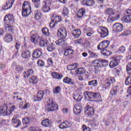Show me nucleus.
I'll return each mask as SVG.
<instances>
[{
  "mask_svg": "<svg viewBox=\"0 0 131 131\" xmlns=\"http://www.w3.org/2000/svg\"><path fill=\"white\" fill-rule=\"evenodd\" d=\"M52 76L56 79H61L63 77V75L61 74H59L57 72H52L51 74Z\"/></svg>",
  "mask_w": 131,
  "mask_h": 131,
  "instance_id": "nucleus-36",
  "label": "nucleus"
},
{
  "mask_svg": "<svg viewBox=\"0 0 131 131\" xmlns=\"http://www.w3.org/2000/svg\"><path fill=\"white\" fill-rule=\"evenodd\" d=\"M84 95L86 98L93 100L94 99V92H85ZM91 100V101H92Z\"/></svg>",
  "mask_w": 131,
  "mask_h": 131,
  "instance_id": "nucleus-35",
  "label": "nucleus"
},
{
  "mask_svg": "<svg viewBox=\"0 0 131 131\" xmlns=\"http://www.w3.org/2000/svg\"><path fill=\"white\" fill-rule=\"evenodd\" d=\"M62 17L60 16L53 15L51 18V21L50 23V27L51 28H54L55 25H57L59 22H61Z\"/></svg>",
  "mask_w": 131,
  "mask_h": 131,
  "instance_id": "nucleus-8",
  "label": "nucleus"
},
{
  "mask_svg": "<svg viewBox=\"0 0 131 131\" xmlns=\"http://www.w3.org/2000/svg\"><path fill=\"white\" fill-rule=\"evenodd\" d=\"M77 67L76 66V64H74L69 66L67 68L68 70L72 71L75 70V69H76Z\"/></svg>",
  "mask_w": 131,
  "mask_h": 131,
  "instance_id": "nucleus-52",
  "label": "nucleus"
},
{
  "mask_svg": "<svg viewBox=\"0 0 131 131\" xmlns=\"http://www.w3.org/2000/svg\"><path fill=\"white\" fill-rule=\"evenodd\" d=\"M42 33L46 36H49L50 35V31L47 28H43L42 29Z\"/></svg>",
  "mask_w": 131,
  "mask_h": 131,
  "instance_id": "nucleus-47",
  "label": "nucleus"
},
{
  "mask_svg": "<svg viewBox=\"0 0 131 131\" xmlns=\"http://www.w3.org/2000/svg\"><path fill=\"white\" fill-rule=\"evenodd\" d=\"M105 14L109 15L107 18L108 22H113L114 20H117V17H116V15H115V10H113L112 8H107L105 10Z\"/></svg>",
  "mask_w": 131,
  "mask_h": 131,
  "instance_id": "nucleus-6",
  "label": "nucleus"
},
{
  "mask_svg": "<svg viewBox=\"0 0 131 131\" xmlns=\"http://www.w3.org/2000/svg\"><path fill=\"white\" fill-rule=\"evenodd\" d=\"M7 124V120H4V119H1L0 120V125L2 126H4V125H6Z\"/></svg>",
  "mask_w": 131,
  "mask_h": 131,
  "instance_id": "nucleus-59",
  "label": "nucleus"
},
{
  "mask_svg": "<svg viewBox=\"0 0 131 131\" xmlns=\"http://www.w3.org/2000/svg\"><path fill=\"white\" fill-rule=\"evenodd\" d=\"M83 131H91V128L89 127H86L85 125L82 126Z\"/></svg>",
  "mask_w": 131,
  "mask_h": 131,
  "instance_id": "nucleus-60",
  "label": "nucleus"
},
{
  "mask_svg": "<svg viewBox=\"0 0 131 131\" xmlns=\"http://www.w3.org/2000/svg\"><path fill=\"white\" fill-rule=\"evenodd\" d=\"M45 95V93L43 91H39L38 92L37 94V97L34 99V102L40 101H41V99L43 98V95Z\"/></svg>",
  "mask_w": 131,
  "mask_h": 131,
  "instance_id": "nucleus-23",
  "label": "nucleus"
},
{
  "mask_svg": "<svg viewBox=\"0 0 131 131\" xmlns=\"http://www.w3.org/2000/svg\"><path fill=\"white\" fill-rule=\"evenodd\" d=\"M76 73L77 74H83L85 73V70L84 68H78L76 70Z\"/></svg>",
  "mask_w": 131,
  "mask_h": 131,
  "instance_id": "nucleus-48",
  "label": "nucleus"
},
{
  "mask_svg": "<svg viewBox=\"0 0 131 131\" xmlns=\"http://www.w3.org/2000/svg\"><path fill=\"white\" fill-rule=\"evenodd\" d=\"M15 110V105H13L8 108L7 105H3L0 107V116H7L10 115Z\"/></svg>",
  "mask_w": 131,
  "mask_h": 131,
  "instance_id": "nucleus-3",
  "label": "nucleus"
},
{
  "mask_svg": "<svg viewBox=\"0 0 131 131\" xmlns=\"http://www.w3.org/2000/svg\"><path fill=\"white\" fill-rule=\"evenodd\" d=\"M35 19L36 20H40L41 19V12L38 10H35L34 12Z\"/></svg>",
  "mask_w": 131,
  "mask_h": 131,
  "instance_id": "nucleus-34",
  "label": "nucleus"
},
{
  "mask_svg": "<svg viewBox=\"0 0 131 131\" xmlns=\"http://www.w3.org/2000/svg\"><path fill=\"white\" fill-rule=\"evenodd\" d=\"M75 43H78L79 45H83V38H80L79 39L76 40Z\"/></svg>",
  "mask_w": 131,
  "mask_h": 131,
  "instance_id": "nucleus-56",
  "label": "nucleus"
},
{
  "mask_svg": "<svg viewBox=\"0 0 131 131\" xmlns=\"http://www.w3.org/2000/svg\"><path fill=\"white\" fill-rule=\"evenodd\" d=\"M25 74L24 75L25 78H27V77H29V76L32 75L33 74V70L29 69L26 72H25Z\"/></svg>",
  "mask_w": 131,
  "mask_h": 131,
  "instance_id": "nucleus-40",
  "label": "nucleus"
},
{
  "mask_svg": "<svg viewBox=\"0 0 131 131\" xmlns=\"http://www.w3.org/2000/svg\"><path fill=\"white\" fill-rule=\"evenodd\" d=\"M73 53H74V51L72 49L69 48L64 50V55L66 57H69V56H72Z\"/></svg>",
  "mask_w": 131,
  "mask_h": 131,
  "instance_id": "nucleus-31",
  "label": "nucleus"
},
{
  "mask_svg": "<svg viewBox=\"0 0 131 131\" xmlns=\"http://www.w3.org/2000/svg\"><path fill=\"white\" fill-rule=\"evenodd\" d=\"M41 55H42V52H41V49H36L32 54L33 58L35 59H37V58H39L41 57Z\"/></svg>",
  "mask_w": 131,
  "mask_h": 131,
  "instance_id": "nucleus-18",
  "label": "nucleus"
},
{
  "mask_svg": "<svg viewBox=\"0 0 131 131\" xmlns=\"http://www.w3.org/2000/svg\"><path fill=\"white\" fill-rule=\"evenodd\" d=\"M40 37L37 35H33L31 37V41L37 43L40 40Z\"/></svg>",
  "mask_w": 131,
  "mask_h": 131,
  "instance_id": "nucleus-30",
  "label": "nucleus"
},
{
  "mask_svg": "<svg viewBox=\"0 0 131 131\" xmlns=\"http://www.w3.org/2000/svg\"><path fill=\"white\" fill-rule=\"evenodd\" d=\"M12 123L14 124V125L16 124V126H15V127H19V126H21V121L19 120V119L17 118V116L15 115L13 116V118L12 120Z\"/></svg>",
  "mask_w": 131,
  "mask_h": 131,
  "instance_id": "nucleus-22",
  "label": "nucleus"
},
{
  "mask_svg": "<svg viewBox=\"0 0 131 131\" xmlns=\"http://www.w3.org/2000/svg\"><path fill=\"white\" fill-rule=\"evenodd\" d=\"M110 45V41L104 40L100 42L97 47L98 50H102L101 52H103L104 50H106L109 47Z\"/></svg>",
  "mask_w": 131,
  "mask_h": 131,
  "instance_id": "nucleus-10",
  "label": "nucleus"
},
{
  "mask_svg": "<svg viewBox=\"0 0 131 131\" xmlns=\"http://www.w3.org/2000/svg\"><path fill=\"white\" fill-rule=\"evenodd\" d=\"M122 20L125 23H130L131 22V16L129 15H124L122 18Z\"/></svg>",
  "mask_w": 131,
  "mask_h": 131,
  "instance_id": "nucleus-39",
  "label": "nucleus"
},
{
  "mask_svg": "<svg viewBox=\"0 0 131 131\" xmlns=\"http://www.w3.org/2000/svg\"><path fill=\"white\" fill-rule=\"evenodd\" d=\"M72 34L75 38H78L81 34V31L79 29L74 30L72 32Z\"/></svg>",
  "mask_w": 131,
  "mask_h": 131,
  "instance_id": "nucleus-25",
  "label": "nucleus"
},
{
  "mask_svg": "<svg viewBox=\"0 0 131 131\" xmlns=\"http://www.w3.org/2000/svg\"><path fill=\"white\" fill-rule=\"evenodd\" d=\"M58 104L51 99L49 100L48 104L45 106V110L49 112L56 111L58 110Z\"/></svg>",
  "mask_w": 131,
  "mask_h": 131,
  "instance_id": "nucleus-5",
  "label": "nucleus"
},
{
  "mask_svg": "<svg viewBox=\"0 0 131 131\" xmlns=\"http://www.w3.org/2000/svg\"><path fill=\"white\" fill-rule=\"evenodd\" d=\"M41 123L43 126L46 127H50L52 125V122L49 119L43 120Z\"/></svg>",
  "mask_w": 131,
  "mask_h": 131,
  "instance_id": "nucleus-29",
  "label": "nucleus"
},
{
  "mask_svg": "<svg viewBox=\"0 0 131 131\" xmlns=\"http://www.w3.org/2000/svg\"><path fill=\"white\" fill-rule=\"evenodd\" d=\"M88 54L90 55L92 58H98V55L96 54V53H93L91 51H88Z\"/></svg>",
  "mask_w": 131,
  "mask_h": 131,
  "instance_id": "nucleus-55",
  "label": "nucleus"
},
{
  "mask_svg": "<svg viewBox=\"0 0 131 131\" xmlns=\"http://www.w3.org/2000/svg\"><path fill=\"white\" fill-rule=\"evenodd\" d=\"M128 74H129V76L126 77L125 81L126 85H129V84H131V73L128 72Z\"/></svg>",
  "mask_w": 131,
  "mask_h": 131,
  "instance_id": "nucleus-42",
  "label": "nucleus"
},
{
  "mask_svg": "<svg viewBox=\"0 0 131 131\" xmlns=\"http://www.w3.org/2000/svg\"><path fill=\"white\" fill-rule=\"evenodd\" d=\"M47 62H48V64H49V65H53V64H54V61H53V59L52 58H49L47 60Z\"/></svg>",
  "mask_w": 131,
  "mask_h": 131,
  "instance_id": "nucleus-61",
  "label": "nucleus"
},
{
  "mask_svg": "<svg viewBox=\"0 0 131 131\" xmlns=\"http://www.w3.org/2000/svg\"><path fill=\"white\" fill-rule=\"evenodd\" d=\"M15 71L17 73H21L22 71H23V67H21V66H16L15 67Z\"/></svg>",
  "mask_w": 131,
  "mask_h": 131,
  "instance_id": "nucleus-49",
  "label": "nucleus"
},
{
  "mask_svg": "<svg viewBox=\"0 0 131 131\" xmlns=\"http://www.w3.org/2000/svg\"><path fill=\"white\" fill-rule=\"evenodd\" d=\"M131 31L129 30H125L122 33L123 36H127V35H130Z\"/></svg>",
  "mask_w": 131,
  "mask_h": 131,
  "instance_id": "nucleus-51",
  "label": "nucleus"
},
{
  "mask_svg": "<svg viewBox=\"0 0 131 131\" xmlns=\"http://www.w3.org/2000/svg\"><path fill=\"white\" fill-rule=\"evenodd\" d=\"M94 65L96 66L94 67V69H95V73H98L99 70L98 69V67H106V66H108L109 64V61L105 59H96L94 61Z\"/></svg>",
  "mask_w": 131,
  "mask_h": 131,
  "instance_id": "nucleus-2",
  "label": "nucleus"
},
{
  "mask_svg": "<svg viewBox=\"0 0 131 131\" xmlns=\"http://www.w3.org/2000/svg\"><path fill=\"white\" fill-rule=\"evenodd\" d=\"M30 14H31V5L29 2L25 1L23 5L22 16L28 17Z\"/></svg>",
  "mask_w": 131,
  "mask_h": 131,
  "instance_id": "nucleus-4",
  "label": "nucleus"
},
{
  "mask_svg": "<svg viewBox=\"0 0 131 131\" xmlns=\"http://www.w3.org/2000/svg\"><path fill=\"white\" fill-rule=\"evenodd\" d=\"M113 30L115 32H121L123 30V25L119 23H116L113 25Z\"/></svg>",
  "mask_w": 131,
  "mask_h": 131,
  "instance_id": "nucleus-12",
  "label": "nucleus"
},
{
  "mask_svg": "<svg viewBox=\"0 0 131 131\" xmlns=\"http://www.w3.org/2000/svg\"><path fill=\"white\" fill-rule=\"evenodd\" d=\"M81 4L83 6H94L95 5V1L93 0L82 1Z\"/></svg>",
  "mask_w": 131,
  "mask_h": 131,
  "instance_id": "nucleus-27",
  "label": "nucleus"
},
{
  "mask_svg": "<svg viewBox=\"0 0 131 131\" xmlns=\"http://www.w3.org/2000/svg\"><path fill=\"white\" fill-rule=\"evenodd\" d=\"M14 2H15L14 0H8L6 4L2 7L3 10H9V9H11V7H13Z\"/></svg>",
  "mask_w": 131,
  "mask_h": 131,
  "instance_id": "nucleus-19",
  "label": "nucleus"
},
{
  "mask_svg": "<svg viewBox=\"0 0 131 131\" xmlns=\"http://www.w3.org/2000/svg\"><path fill=\"white\" fill-rule=\"evenodd\" d=\"M119 92V86L118 85L115 86L111 89L110 91V94L112 96H116Z\"/></svg>",
  "mask_w": 131,
  "mask_h": 131,
  "instance_id": "nucleus-26",
  "label": "nucleus"
},
{
  "mask_svg": "<svg viewBox=\"0 0 131 131\" xmlns=\"http://www.w3.org/2000/svg\"><path fill=\"white\" fill-rule=\"evenodd\" d=\"M119 60H121V56H117L115 58L112 59L110 63V68H114V67H116V66H118Z\"/></svg>",
  "mask_w": 131,
  "mask_h": 131,
  "instance_id": "nucleus-13",
  "label": "nucleus"
},
{
  "mask_svg": "<svg viewBox=\"0 0 131 131\" xmlns=\"http://www.w3.org/2000/svg\"><path fill=\"white\" fill-rule=\"evenodd\" d=\"M116 80L114 77H108L106 79L105 86V89L110 88L112 83H115Z\"/></svg>",
  "mask_w": 131,
  "mask_h": 131,
  "instance_id": "nucleus-16",
  "label": "nucleus"
},
{
  "mask_svg": "<svg viewBox=\"0 0 131 131\" xmlns=\"http://www.w3.org/2000/svg\"><path fill=\"white\" fill-rule=\"evenodd\" d=\"M31 55L30 52L28 50H25L21 53V57L24 59H28L30 58Z\"/></svg>",
  "mask_w": 131,
  "mask_h": 131,
  "instance_id": "nucleus-28",
  "label": "nucleus"
},
{
  "mask_svg": "<svg viewBox=\"0 0 131 131\" xmlns=\"http://www.w3.org/2000/svg\"><path fill=\"white\" fill-rule=\"evenodd\" d=\"M72 126V123L68 121L63 122L59 125V128L61 129L64 128H69V127H71Z\"/></svg>",
  "mask_w": 131,
  "mask_h": 131,
  "instance_id": "nucleus-17",
  "label": "nucleus"
},
{
  "mask_svg": "<svg viewBox=\"0 0 131 131\" xmlns=\"http://www.w3.org/2000/svg\"><path fill=\"white\" fill-rule=\"evenodd\" d=\"M84 113L86 114V115L92 116V115L95 114V110L94 109V107L88 105L85 107Z\"/></svg>",
  "mask_w": 131,
  "mask_h": 131,
  "instance_id": "nucleus-14",
  "label": "nucleus"
},
{
  "mask_svg": "<svg viewBox=\"0 0 131 131\" xmlns=\"http://www.w3.org/2000/svg\"><path fill=\"white\" fill-rule=\"evenodd\" d=\"M30 122V120L29 119V118L26 117L24 119H23V123L24 124H26L27 125Z\"/></svg>",
  "mask_w": 131,
  "mask_h": 131,
  "instance_id": "nucleus-53",
  "label": "nucleus"
},
{
  "mask_svg": "<svg viewBox=\"0 0 131 131\" xmlns=\"http://www.w3.org/2000/svg\"><path fill=\"white\" fill-rule=\"evenodd\" d=\"M88 85L89 86H93V88H97L98 86V81L97 80H92L88 82Z\"/></svg>",
  "mask_w": 131,
  "mask_h": 131,
  "instance_id": "nucleus-33",
  "label": "nucleus"
},
{
  "mask_svg": "<svg viewBox=\"0 0 131 131\" xmlns=\"http://www.w3.org/2000/svg\"><path fill=\"white\" fill-rule=\"evenodd\" d=\"M32 3L34 5L35 8L38 9L40 7V0H32Z\"/></svg>",
  "mask_w": 131,
  "mask_h": 131,
  "instance_id": "nucleus-43",
  "label": "nucleus"
},
{
  "mask_svg": "<svg viewBox=\"0 0 131 131\" xmlns=\"http://www.w3.org/2000/svg\"><path fill=\"white\" fill-rule=\"evenodd\" d=\"M118 52L119 54H123L125 52V47L124 46H121L119 49Z\"/></svg>",
  "mask_w": 131,
  "mask_h": 131,
  "instance_id": "nucleus-54",
  "label": "nucleus"
},
{
  "mask_svg": "<svg viewBox=\"0 0 131 131\" xmlns=\"http://www.w3.org/2000/svg\"><path fill=\"white\" fill-rule=\"evenodd\" d=\"M63 38H60V39H58L56 41V45H57V46H61V45H62V42H64V40H63Z\"/></svg>",
  "mask_w": 131,
  "mask_h": 131,
  "instance_id": "nucleus-57",
  "label": "nucleus"
},
{
  "mask_svg": "<svg viewBox=\"0 0 131 131\" xmlns=\"http://www.w3.org/2000/svg\"><path fill=\"white\" fill-rule=\"evenodd\" d=\"M30 131H42L41 130L36 129L35 127H30Z\"/></svg>",
  "mask_w": 131,
  "mask_h": 131,
  "instance_id": "nucleus-62",
  "label": "nucleus"
},
{
  "mask_svg": "<svg viewBox=\"0 0 131 131\" xmlns=\"http://www.w3.org/2000/svg\"><path fill=\"white\" fill-rule=\"evenodd\" d=\"M49 41L47 39H44L41 38L40 37V40L38 41L39 46L41 48H45V47H47L48 45H49Z\"/></svg>",
  "mask_w": 131,
  "mask_h": 131,
  "instance_id": "nucleus-21",
  "label": "nucleus"
},
{
  "mask_svg": "<svg viewBox=\"0 0 131 131\" xmlns=\"http://www.w3.org/2000/svg\"><path fill=\"white\" fill-rule=\"evenodd\" d=\"M29 81L30 83H32V84H36L37 83V77L32 76L29 79Z\"/></svg>",
  "mask_w": 131,
  "mask_h": 131,
  "instance_id": "nucleus-37",
  "label": "nucleus"
},
{
  "mask_svg": "<svg viewBox=\"0 0 131 131\" xmlns=\"http://www.w3.org/2000/svg\"><path fill=\"white\" fill-rule=\"evenodd\" d=\"M4 40L5 42L10 43L13 41V36L10 34H6L4 37Z\"/></svg>",
  "mask_w": 131,
  "mask_h": 131,
  "instance_id": "nucleus-24",
  "label": "nucleus"
},
{
  "mask_svg": "<svg viewBox=\"0 0 131 131\" xmlns=\"http://www.w3.org/2000/svg\"><path fill=\"white\" fill-rule=\"evenodd\" d=\"M53 94H59L61 92V87L57 86L53 90Z\"/></svg>",
  "mask_w": 131,
  "mask_h": 131,
  "instance_id": "nucleus-50",
  "label": "nucleus"
},
{
  "mask_svg": "<svg viewBox=\"0 0 131 131\" xmlns=\"http://www.w3.org/2000/svg\"><path fill=\"white\" fill-rule=\"evenodd\" d=\"M85 9L84 8H81L80 9L77 14V18L78 19H81L84 21H86L88 20V17L85 15Z\"/></svg>",
  "mask_w": 131,
  "mask_h": 131,
  "instance_id": "nucleus-9",
  "label": "nucleus"
},
{
  "mask_svg": "<svg viewBox=\"0 0 131 131\" xmlns=\"http://www.w3.org/2000/svg\"><path fill=\"white\" fill-rule=\"evenodd\" d=\"M15 19L14 16L8 14L4 17V22L5 30L8 33H12L14 31V28L12 26L14 24Z\"/></svg>",
  "mask_w": 131,
  "mask_h": 131,
  "instance_id": "nucleus-1",
  "label": "nucleus"
},
{
  "mask_svg": "<svg viewBox=\"0 0 131 131\" xmlns=\"http://www.w3.org/2000/svg\"><path fill=\"white\" fill-rule=\"evenodd\" d=\"M126 14H128V15H127V16H131V9L127 10L126 11Z\"/></svg>",
  "mask_w": 131,
  "mask_h": 131,
  "instance_id": "nucleus-64",
  "label": "nucleus"
},
{
  "mask_svg": "<svg viewBox=\"0 0 131 131\" xmlns=\"http://www.w3.org/2000/svg\"><path fill=\"white\" fill-rule=\"evenodd\" d=\"M101 53L105 57H108V56H110V55H112V52L109 51H107V49L103 50V51H101Z\"/></svg>",
  "mask_w": 131,
  "mask_h": 131,
  "instance_id": "nucleus-45",
  "label": "nucleus"
},
{
  "mask_svg": "<svg viewBox=\"0 0 131 131\" xmlns=\"http://www.w3.org/2000/svg\"><path fill=\"white\" fill-rule=\"evenodd\" d=\"M57 36L60 38L65 39L67 36V31L65 28H61L57 31Z\"/></svg>",
  "mask_w": 131,
  "mask_h": 131,
  "instance_id": "nucleus-11",
  "label": "nucleus"
},
{
  "mask_svg": "<svg viewBox=\"0 0 131 131\" xmlns=\"http://www.w3.org/2000/svg\"><path fill=\"white\" fill-rule=\"evenodd\" d=\"M19 107L20 109H27L30 107V104L27 102H21Z\"/></svg>",
  "mask_w": 131,
  "mask_h": 131,
  "instance_id": "nucleus-32",
  "label": "nucleus"
},
{
  "mask_svg": "<svg viewBox=\"0 0 131 131\" xmlns=\"http://www.w3.org/2000/svg\"><path fill=\"white\" fill-rule=\"evenodd\" d=\"M63 81L64 83H68V84H73V82H72V79L68 77L64 78L63 80Z\"/></svg>",
  "mask_w": 131,
  "mask_h": 131,
  "instance_id": "nucleus-41",
  "label": "nucleus"
},
{
  "mask_svg": "<svg viewBox=\"0 0 131 131\" xmlns=\"http://www.w3.org/2000/svg\"><path fill=\"white\" fill-rule=\"evenodd\" d=\"M82 110H83V107L81 106V103L76 104L74 106V113L76 115L80 114Z\"/></svg>",
  "mask_w": 131,
  "mask_h": 131,
  "instance_id": "nucleus-15",
  "label": "nucleus"
},
{
  "mask_svg": "<svg viewBox=\"0 0 131 131\" xmlns=\"http://www.w3.org/2000/svg\"><path fill=\"white\" fill-rule=\"evenodd\" d=\"M55 50V47H54V44L53 43H49L47 45V50L49 52H53Z\"/></svg>",
  "mask_w": 131,
  "mask_h": 131,
  "instance_id": "nucleus-46",
  "label": "nucleus"
},
{
  "mask_svg": "<svg viewBox=\"0 0 131 131\" xmlns=\"http://www.w3.org/2000/svg\"><path fill=\"white\" fill-rule=\"evenodd\" d=\"M37 64L38 66H40V67H42L45 66V62L42 60H39L37 61Z\"/></svg>",
  "mask_w": 131,
  "mask_h": 131,
  "instance_id": "nucleus-58",
  "label": "nucleus"
},
{
  "mask_svg": "<svg viewBox=\"0 0 131 131\" xmlns=\"http://www.w3.org/2000/svg\"><path fill=\"white\" fill-rule=\"evenodd\" d=\"M126 70L127 72H128L129 71H131V63H129L127 66Z\"/></svg>",
  "mask_w": 131,
  "mask_h": 131,
  "instance_id": "nucleus-63",
  "label": "nucleus"
},
{
  "mask_svg": "<svg viewBox=\"0 0 131 131\" xmlns=\"http://www.w3.org/2000/svg\"><path fill=\"white\" fill-rule=\"evenodd\" d=\"M73 98L76 102H80L82 99V96L79 94H74Z\"/></svg>",
  "mask_w": 131,
  "mask_h": 131,
  "instance_id": "nucleus-38",
  "label": "nucleus"
},
{
  "mask_svg": "<svg viewBox=\"0 0 131 131\" xmlns=\"http://www.w3.org/2000/svg\"><path fill=\"white\" fill-rule=\"evenodd\" d=\"M41 11L44 13H48L50 11V8L49 6L47 4V0H43L42 2V7L41 8Z\"/></svg>",
  "mask_w": 131,
  "mask_h": 131,
  "instance_id": "nucleus-20",
  "label": "nucleus"
},
{
  "mask_svg": "<svg viewBox=\"0 0 131 131\" xmlns=\"http://www.w3.org/2000/svg\"><path fill=\"white\" fill-rule=\"evenodd\" d=\"M93 99L97 101H100L101 99V95L99 93L93 92Z\"/></svg>",
  "mask_w": 131,
  "mask_h": 131,
  "instance_id": "nucleus-44",
  "label": "nucleus"
},
{
  "mask_svg": "<svg viewBox=\"0 0 131 131\" xmlns=\"http://www.w3.org/2000/svg\"><path fill=\"white\" fill-rule=\"evenodd\" d=\"M97 32L100 34V36L102 38L108 36V35L109 34L108 29L105 27H99L97 29Z\"/></svg>",
  "mask_w": 131,
  "mask_h": 131,
  "instance_id": "nucleus-7",
  "label": "nucleus"
}]
</instances>
